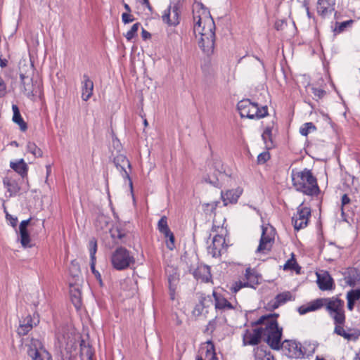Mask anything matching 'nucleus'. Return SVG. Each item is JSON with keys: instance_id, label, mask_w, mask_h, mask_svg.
<instances>
[{"instance_id": "nucleus-1", "label": "nucleus", "mask_w": 360, "mask_h": 360, "mask_svg": "<svg viewBox=\"0 0 360 360\" xmlns=\"http://www.w3.org/2000/svg\"><path fill=\"white\" fill-rule=\"evenodd\" d=\"M193 32L200 35L198 46L207 56L213 54L215 45L214 21L210 11L202 4L197 3L193 7Z\"/></svg>"}, {"instance_id": "nucleus-2", "label": "nucleus", "mask_w": 360, "mask_h": 360, "mask_svg": "<svg viewBox=\"0 0 360 360\" xmlns=\"http://www.w3.org/2000/svg\"><path fill=\"white\" fill-rule=\"evenodd\" d=\"M278 316V314H266L250 323L251 327L264 326L263 336L265 337V342L274 350H279L283 345L281 342L283 328L278 326L276 319Z\"/></svg>"}, {"instance_id": "nucleus-3", "label": "nucleus", "mask_w": 360, "mask_h": 360, "mask_svg": "<svg viewBox=\"0 0 360 360\" xmlns=\"http://www.w3.org/2000/svg\"><path fill=\"white\" fill-rule=\"evenodd\" d=\"M292 186L296 191L309 196H317L320 193V188L316 176L311 171L304 169L302 171H292Z\"/></svg>"}, {"instance_id": "nucleus-4", "label": "nucleus", "mask_w": 360, "mask_h": 360, "mask_svg": "<svg viewBox=\"0 0 360 360\" xmlns=\"http://www.w3.org/2000/svg\"><path fill=\"white\" fill-rule=\"evenodd\" d=\"M320 309L323 307L333 319L334 323H345V314L344 310V301L338 297H332L328 298H319Z\"/></svg>"}, {"instance_id": "nucleus-5", "label": "nucleus", "mask_w": 360, "mask_h": 360, "mask_svg": "<svg viewBox=\"0 0 360 360\" xmlns=\"http://www.w3.org/2000/svg\"><path fill=\"white\" fill-rule=\"evenodd\" d=\"M237 109L242 117L261 119L268 115L266 105L259 107L257 103L251 102L250 99H243L239 101Z\"/></svg>"}, {"instance_id": "nucleus-6", "label": "nucleus", "mask_w": 360, "mask_h": 360, "mask_svg": "<svg viewBox=\"0 0 360 360\" xmlns=\"http://www.w3.org/2000/svg\"><path fill=\"white\" fill-rule=\"evenodd\" d=\"M110 261L112 267L118 271L127 269L135 263V259L131 252L123 247L115 249L112 253Z\"/></svg>"}, {"instance_id": "nucleus-7", "label": "nucleus", "mask_w": 360, "mask_h": 360, "mask_svg": "<svg viewBox=\"0 0 360 360\" xmlns=\"http://www.w3.org/2000/svg\"><path fill=\"white\" fill-rule=\"evenodd\" d=\"M188 271L196 280L207 283L212 278L210 268L207 265L199 264L197 258H189L186 261Z\"/></svg>"}, {"instance_id": "nucleus-8", "label": "nucleus", "mask_w": 360, "mask_h": 360, "mask_svg": "<svg viewBox=\"0 0 360 360\" xmlns=\"http://www.w3.org/2000/svg\"><path fill=\"white\" fill-rule=\"evenodd\" d=\"M182 3L180 0L171 2L163 12L161 18L164 23L170 27H176L180 23Z\"/></svg>"}, {"instance_id": "nucleus-9", "label": "nucleus", "mask_w": 360, "mask_h": 360, "mask_svg": "<svg viewBox=\"0 0 360 360\" xmlns=\"http://www.w3.org/2000/svg\"><path fill=\"white\" fill-rule=\"evenodd\" d=\"M165 276L168 283L169 299L174 301L176 297V290L180 280L177 268L172 265H167L165 267Z\"/></svg>"}, {"instance_id": "nucleus-10", "label": "nucleus", "mask_w": 360, "mask_h": 360, "mask_svg": "<svg viewBox=\"0 0 360 360\" xmlns=\"http://www.w3.org/2000/svg\"><path fill=\"white\" fill-rule=\"evenodd\" d=\"M258 284V278L255 271L250 268H247L243 281H236L230 289L232 292L236 293L243 288H255Z\"/></svg>"}, {"instance_id": "nucleus-11", "label": "nucleus", "mask_w": 360, "mask_h": 360, "mask_svg": "<svg viewBox=\"0 0 360 360\" xmlns=\"http://www.w3.org/2000/svg\"><path fill=\"white\" fill-rule=\"evenodd\" d=\"M274 229L273 227H262V233L260 238L259 244L256 250V253L266 255L269 253L274 243Z\"/></svg>"}, {"instance_id": "nucleus-12", "label": "nucleus", "mask_w": 360, "mask_h": 360, "mask_svg": "<svg viewBox=\"0 0 360 360\" xmlns=\"http://www.w3.org/2000/svg\"><path fill=\"white\" fill-rule=\"evenodd\" d=\"M264 326L252 327L251 329H246L243 334V346L258 345L263 336Z\"/></svg>"}, {"instance_id": "nucleus-13", "label": "nucleus", "mask_w": 360, "mask_h": 360, "mask_svg": "<svg viewBox=\"0 0 360 360\" xmlns=\"http://www.w3.org/2000/svg\"><path fill=\"white\" fill-rule=\"evenodd\" d=\"M311 217V209L308 207L303 206V203L297 207V214L292 217V223L294 229L299 231L305 228L309 222Z\"/></svg>"}, {"instance_id": "nucleus-14", "label": "nucleus", "mask_w": 360, "mask_h": 360, "mask_svg": "<svg viewBox=\"0 0 360 360\" xmlns=\"http://www.w3.org/2000/svg\"><path fill=\"white\" fill-rule=\"evenodd\" d=\"M113 162L116 168L120 170L122 177L129 181V185L131 191L133 189V183L129 176L131 166L129 160L127 157L122 154H119L114 158Z\"/></svg>"}, {"instance_id": "nucleus-15", "label": "nucleus", "mask_w": 360, "mask_h": 360, "mask_svg": "<svg viewBox=\"0 0 360 360\" xmlns=\"http://www.w3.org/2000/svg\"><path fill=\"white\" fill-rule=\"evenodd\" d=\"M335 5L336 0H318L316 3L317 14L322 18H326L335 12L334 18L337 19L338 13L335 11Z\"/></svg>"}, {"instance_id": "nucleus-16", "label": "nucleus", "mask_w": 360, "mask_h": 360, "mask_svg": "<svg viewBox=\"0 0 360 360\" xmlns=\"http://www.w3.org/2000/svg\"><path fill=\"white\" fill-rule=\"evenodd\" d=\"M196 360H217L215 347L211 340L201 344Z\"/></svg>"}, {"instance_id": "nucleus-17", "label": "nucleus", "mask_w": 360, "mask_h": 360, "mask_svg": "<svg viewBox=\"0 0 360 360\" xmlns=\"http://www.w3.org/2000/svg\"><path fill=\"white\" fill-rule=\"evenodd\" d=\"M281 348L285 351V354L290 358H300L304 355L301 344L295 340H284Z\"/></svg>"}, {"instance_id": "nucleus-18", "label": "nucleus", "mask_w": 360, "mask_h": 360, "mask_svg": "<svg viewBox=\"0 0 360 360\" xmlns=\"http://www.w3.org/2000/svg\"><path fill=\"white\" fill-rule=\"evenodd\" d=\"M226 247L225 238L221 234H216L213 237L212 244L208 247V253L213 257H219Z\"/></svg>"}, {"instance_id": "nucleus-19", "label": "nucleus", "mask_w": 360, "mask_h": 360, "mask_svg": "<svg viewBox=\"0 0 360 360\" xmlns=\"http://www.w3.org/2000/svg\"><path fill=\"white\" fill-rule=\"evenodd\" d=\"M243 188L238 187L235 189H230L221 192V199L224 206L229 204H236L243 193Z\"/></svg>"}, {"instance_id": "nucleus-20", "label": "nucleus", "mask_w": 360, "mask_h": 360, "mask_svg": "<svg viewBox=\"0 0 360 360\" xmlns=\"http://www.w3.org/2000/svg\"><path fill=\"white\" fill-rule=\"evenodd\" d=\"M89 253H90V258H91V270L96 279L99 281L100 284H102V279H101V274L96 270L95 266H96V253L97 251V241L94 238H92L90 239L89 242Z\"/></svg>"}, {"instance_id": "nucleus-21", "label": "nucleus", "mask_w": 360, "mask_h": 360, "mask_svg": "<svg viewBox=\"0 0 360 360\" xmlns=\"http://www.w3.org/2000/svg\"><path fill=\"white\" fill-rule=\"evenodd\" d=\"M20 89L25 95L27 97H31L34 96V84L32 78L25 73H20Z\"/></svg>"}, {"instance_id": "nucleus-22", "label": "nucleus", "mask_w": 360, "mask_h": 360, "mask_svg": "<svg viewBox=\"0 0 360 360\" xmlns=\"http://www.w3.org/2000/svg\"><path fill=\"white\" fill-rule=\"evenodd\" d=\"M212 296L214 299V307L216 310L227 311L235 309V307L227 300L221 294L213 291Z\"/></svg>"}, {"instance_id": "nucleus-23", "label": "nucleus", "mask_w": 360, "mask_h": 360, "mask_svg": "<svg viewBox=\"0 0 360 360\" xmlns=\"http://www.w3.org/2000/svg\"><path fill=\"white\" fill-rule=\"evenodd\" d=\"M159 232L162 235V240L169 251H173L176 249V238L174 233L172 231L169 227L160 230Z\"/></svg>"}, {"instance_id": "nucleus-24", "label": "nucleus", "mask_w": 360, "mask_h": 360, "mask_svg": "<svg viewBox=\"0 0 360 360\" xmlns=\"http://www.w3.org/2000/svg\"><path fill=\"white\" fill-rule=\"evenodd\" d=\"M317 276V283L319 288L321 290H329L333 289L334 282L333 279L328 274V272L325 271L323 274L316 273Z\"/></svg>"}, {"instance_id": "nucleus-25", "label": "nucleus", "mask_w": 360, "mask_h": 360, "mask_svg": "<svg viewBox=\"0 0 360 360\" xmlns=\"http://www.w3.org/2000/svg\"><path fill=\"white\" fill-rule=\"evenodd\" d=\"M94 91V82L87 75H83V81L82 82V98L86 101L92 96Z\"/></svg>"}, {"instance_id": "nucleus-26", "label": "nucleus", "mask_w": 360, "mask_h": 360, "mask_svg": "<svg viewBox=\"0 0 360 360\" xmlns=\"http://www.w3.org/2000/svg\"><path fill=\"white\" fill-rule=\"evenodd\" d=\"M344 278L348 285L353 287L360 283V273L356 268H347L344 273Z\"/></svg>"}, {"instance_id": "nucleus-27", "label": "nucleus", "mask_w": 360, "mask_h": 360, "mask_svg": "<svg viewBox=\"0 0 360 360\" xmlns=\"http://www.w3.org/2000/svg\"><path fill=\"white\" fill-rule=\"evenodd\" d=\"M292 296L290 292L286 291L278 294L274 300L269 302L268 306L271 309H276L288 301L292 300Z\"/></svg>"}, {"instance_id": "nucleus-28", "label": "nucleus", "mask_w": 360, "mask_h": 360, "mask_svg": "<svg viewBox=\"0 0 360 360\" xmlns=\"http://www.w3.org/2000/svg\"><path fill=\"white\" fill-rule=\"evenodd\" d=\"M37 323H33V319L30 315H27L22 320L20 321V325L17 333L20 336L26 335Z\"/></svg>"}, {"instance_id": "nucleus-29", "label": "nucleus", "mask_w": 360, "mask_h": 360, "mask_svg": "<svg viewBox=\"0 0 360 360\" xmlns=\"http://www.w3.org/2000/svg\"><path fill=\"white\" fill-rule=\"evenodd\" d=\"M207 301L211 302V297L209 295L206 296L205 294L201 293L198 297V303L195 306L192 311V314L194 316H200L202 315L204 309L208 307V305H206L205 304Z\"/></svg>"}, {"instance_id": "nucleus-30", "label": "nucleus", "mask_w": 360, "mask_h": 360, "mask_svg": "<svg viewBox=\"0 0 360 360\" xmlns=\"http://www.w3.org/2000/svg\"><path fill=\"white\" fill-rule=\"evenodd\" d=\"M46 350L43 343L39 339L32 338L28 344L27 354L31 356L33 354H38L41 351Z\"/></svg>"}, {"instance_id": "nucleus-31", "label": "nucleus", "mask_w": 360, "mask_h": 360, "mask_svg": "<svg viewBox=\"0 0 360 360\" xmlns=\"http://www.w3.org/2000/svg\"><path fill=\"white\" fill-rule=\"evenodd\" d=\"M354 20H349L344 22H335V25L332 26V31L334 35L340 34L347 30L348 28L351 27L354 24Z\"/></svg>"}, {"instance_id": "nucleus-32", "label": "nucleus", "mask_w": 360, "mask_h": 360, "mask_svg": "<svg viewBox=\"0 0 360 360\" xmlns=\"http://www.w3.org/2000/svg\"><path fill=\"white\" fill-rule=\"evenodd\" d=\"M10 167L22 177L27 175L28 167L23 159H20L16 162H11Z\"/></svg>"}, {"instance_id": "nucleus-33", "label": "nucleus", "mask_w": 360, "mask_h": 360, "mask_svg": "<svg viewBox=\"0 0 360 360\" xmlns=\"http://www.w3.org/2000/svg\"><path fill=\"white\" fill-rule=\"evenodd\" d=\"M12 110L13 112V121L19 125L21 131H26L27 126L20 115L18 107L16 105H13Z\"/></svg>"}, {"instance_id": "nucleus-34", "label": "nucleus", "mask_w": 360, "mask_h": 360, "mask_svg": "<svg viewBox=\"0 0 360 360\" xmlns=\"http://www.w3.org/2000/svg\"><path fill=\"white\" fill-rule=\"evenodd\" d=\"M4 186L9 192L10 196L15 195L20 190L18 184L15 180H11L8 178H4L3 180Z\"/></svg>"}, {"instance_id": "nucleus-35", "label": "nucleus", "mask_w": 360, "mask_h": 360, "mask_svg": "<svg viewBox=\"0 0 360 360\" xmlns=\"http://www.w3.org/2000/svg\"><path fill=\"white\" fill-rule=\"evenodd\" d=\"M94 351L89 345H86L84 340L80 344V357L82 360H92Z\"/></svg>"}, {"instance_id": "nucleus-36", "label": "nucleus", "mask_w": 360, "mask_h": 360, "mask_svg": "<svg viewBox=\"0 0 360 360\" xmlns=\"http://www.w3.org/2000/svg\"><path fill=\"white\" fill-rule=\"evenodd\" d=\"M320 309L318 299L311 301L308 305H302L297 309L300 315H304L308 312L314 311Z\"/></svg>"}, {"instance_id": "nucleus-37", "label": "nucleus", "mask_w": 360, "mask_h": 360, "mask_svg": "<svg viewBox=\"0 0 360 360\" xmlns=\"http://www.w3.org/2000/svg\"><path fill=\"white\" fill-rule=\"evenodd\" d=\"M110 236L114 239L115 243L117 244L120 243H125L124 239L126 237V234L122 229L118 228L117 226L110 229Z\"/></svg>"}, {"instance_id": "nucleus-38", "label": "nucleus", "mask_w": 360, "mask_h": 360, "mask_svg": "<svg viewBox=\"0 0 360 360\" xmlns=\"http://www.w3.org/2000/svg\"><path fill=\"white\" fill-rule=\"evenodd\" d=\"M271 135L272 130L271 128L269 127H266L262 134V139L267 148H271L273 146Z\"/></svg>"}, {"instance_id": "nucleus-39", "label": "nucleus", "mask_w": 360, "mask_h": 360, "mask_svg": "<svg viewBox=\"0 0 360 360\" xmlns=\"http://www.w3.org/2000/svg\"><path fill=\"white\" fill-rule=\"evenodd\" d=\"M219 204V201H213L209 203L202 204V210L207 215H215V210Z\"/></svg>"}, {"instance_id": "nucleus-40", "label": "nucleus", "mask_w": 360, "mask_h": 360, "mask_svg": "<svg viewBox=\"0 0 360 360\" xmlns=\"http://www.w3.org/2000/svg\"><path fill=\"white\" fill-rule=\"evenodd\" d=\"M27 152L32 153L35 158H41L43 152L34 142L29 141L27 144Z\"/></svg>"}, {"instance_id": "nucleus-41", "label": "nucleus", "mask_w": 360, "mask_h": 360, "mask_svg": "<svg viewBox=\"0 0 360 360\" xmlns=\"http://www.w3.org/2000/svg\"><path fill=\"white\" fill-rule=\"evenodd\" d=\"M334 323L335 325V329H334L335 333H336L337 335H338L341 337H343L345 339L348 340H349L352 338V335L347 333L344 330L343 325L345 323Z\"/></svg>"}, {"instance_id": "nucleus-42", "label": "nucleus", "mask_w": 360, "mask_h": 360, "mask_svg": "<svg viewBox=\"0 0 360 360\" xmlns=\"http://www.w3.org/2000/svg\"><path fill=\"white\" fill-rule=\"evenodd\" d=\"M283 268L285 270H293L297 273H300V266L298 265L293 256L286 262Z\"/></svg>"}, {"instance_id": "nucleus-43", "label": "nucleus", "mask_w": 360, "mask_h": 360, "mask_svg": "<svg viewBox=\"0 0 360 360\" xmlns=\"http://www.w3.org/2000/svg\"><path fill=\"white\" fill-rule=\"evenodd\" d=\"M316 130V127L312 122H306L300 128V133L307 136L310 132Z\"/></svg>"}, {"instance_id": "nucleus-44", "label": "nucleus", "mask_w": 360, "mask_h": 360, "mask_svg": "<svg viewBox=\"0 0 360 360\" xmlns=\"http://www.w3.org/2000/svg\"><path fill=\"white\" fill-rule=\"evenodd\" d=\"M32 360H52L51 354L46 349L29 356Z\"/></svg>"}, {"instance_id": "nucleus-45", "label": "nucleus", "mask_w": 360, "mask_h": 360, "mask_svg": "<svg viewBox=\"0 0 360 360\" xmlns=\"http://www.w3.org/2000/svg\"><path fill=\"white\" fill-rule=\"evenodd\" d=\"M65 331L66 328H63L62 333H60V332H58L56 333V338L61 346H63L64 345H68V340L70 338L69 333H66Z\"/></svg>"}, {"instance_id": "nucleus-46", "label": "nucleus", "mask_w": 360, "mask_h": 360, "mask_svg": "<svg viewBox=\"0 0 360 360\" xmlns=\"http://www.w3.org/2000/svg\"><path fill=\"white\" fill-rule=\"evenodd\" d=\"M140 26V22H136L134 24L131 29L124 34V37L128 41H131L137 35V31Z\"/></svg>"}, {"instance_id": "nucleus-47", "label": "nucleus", "mask_w": 360, "mask_h": 360, "mask_svg": "<svg viewBox=\"0 0 360 360\" xmlns=\"http://www.w3.org/2000/svg\"><path fill=\"white\" fill-rule=\"evenodd\" d=\"M20 243L22 247L27 248L30 247V238L27 231H20Z\"/></svg>"}, {"instance_id": "nucleus-48", "label": "nucleus", "mask_w": 360, "mask_h": 360, "mask_svg": "<svg viewBox=\"0 0 360 360\" xmlns=\"http://www.w3.org/2000/svg\"><path fill=\"white\" fill-rule=\"evenodd\" d=\"M270 159V154L269 152H263L261 153L257 156V163L258 164H264Z\"/></svg>"}, {"instance_id": "nucleus-49", "label": "nucleus", "mask_w": 360, "mask_h": 360, "mask_svg": "<svg viewBox=\"0 0 360 360\" xmlns=\"http://www.w3.org/2000/svg\"><path fill=\"white\" fill-rule=\"evenodd\" d=\"M134 20L135 18L130 13H123L122 14V20L124 24L132 22Z\"/></svg>"}, {"instance_id": "nucleus-50", "label": "nucleus", "mask_w": 360, "mask_h": 360, "mask_svg": "<svg viewBox=\"0 0 360 360\" xmlns=\"http://www.w3.org/2000/svg\"><path fill=\"white\" fill-rule=\"evenodd\" d=\"M312 94L314 96L318 98H322L326 95V91L319 88H311Z\"/></svg>"}, {"instance_id": "nucleus-51", "label": "nucleus", "mask_w": 360, "mask_h": 360, "mask_svg": "<svg viewBox=\"0 0 360 360\" xmlns=\"http://www.w3.org/2000/svg\"><path fill=\"white\" fill-rule=\"evenodd\" d=\"M350 201H351V200L347 194H344L342 196V207H341L342 213L341 214H342V217L345 216L344 207L346 205L349 204L350 202Z\"/></svg>"}, {"instance_id": "nucleus-52", "label": "nucleus", "mask_w": 360, "mask_h": 360, "mask_svg": "<svg viewBox=\"0 0 360 360\" xmlns=\"http://www.w3.org/2000/svg\"><path fill=\"white\" fill-rule=\"evenodd\" d=\"M168 227H169V226L167 224V218L166 216H162L159 219V231L166 229V228H168Z\"/></svg>"}, {"instance_id": "nucleus-53", "label": "nucleus", "mask_w": 360, "mask_h": 360, "mask_svg": "<svg viewBox=\"0 0 360 360\" xmlns=\"http://www.w3.org/2000/svg\"><path fill=\"white\" fill-rule=\"evenodd\" d=\"M347 294L354 299V300L358 301L360 299V288L352 290L348 292Z\"/></svg>"}, {"instance_id": "nucleus-54", "label": "nucleus", "mask_w": 360, "mask_h": 360, "mask_svg": "<svg viewBox=\"0 0 360 360\" xmlns=\"http://www.w3.org/2000/svg\"><path fill=\"white\" fill-rule=\"evenodd\" d=\"M6 85L3 79L0 77V98L6 95Z\"/></svg>"}, {"instance_id": "nucleus-55", "label": "nucleus", "mask_w": 360, "mask_h": 360, "mask_svg": "<svg viewBox=\"0 0 360 360\" xmlns=\"http://www.w3.org/2000/svg\"><path fill=\"white\" fill-rule=\"evenodd\" d=\"M347 308L349 311H352L354 309V306L355 302H356L353 299L350 295L348 294L347 295Z\"/></svg>"}, {"instance_id": "nucleus-56", "label": "nucleus", "mask_w": 360, "mask_h": 360, "mask_svg": "<svg viewBox=\"0 0 360 360\" xmlns=\"http://www.w3.org/2000/svg\"><path fill=\"white\" fill-rule=\"evenodd\" d=\"M30 221V219L22 221L20 222V226H19L20 231H27V227Z\"/></svg>"}, {"instance_id": "nucleus-57", "label": "nucleus", "mask_w": 360, "mask_h": 360, "mask_svg": "<svg viewBox=\"0 0 360 360\" xmlns=\"http://www.w3.org/2000/svg\"><path fill=\"white\" fill-rule=\"evenodd\" d=\"M7 219L10 221V224L13 227H15L18 222V219L16 217H13L11 215L7 214Z\"/></svg>"}, {"instance_id": "nucleus-58", "label": "nucleus", "mask_w": 360, "mask_h": 360, "mask_svg": "<svg viewBox=\"0 0 360 360\" xmlns=\"http://www.w3.org/2000/svg\"><path fill=\"white\" fill-rule=\"evenodd\" d=\"M141 37L143 40H147L150 38L151 34L147 30L142 29Z\"/></svg>"}, {"instance_id": "nucleus-59", "label": "nucleus", "mask_w": 360, "mask_h": 360, "mask_svg": "<svg viewBox=\"0 0 360 360\" xmlns=\"http://www.w3.org/2000/svg\"><path fill=\"white\" fill-rule=\"evenodd\" d=\"M304 6L306 8V11H307V15L309 18H311L313 17V14L311 13L310 10H309V3L308 1H304Z\"/></svg>"}, {"instance_id": "nucleus-60", "label": "nucleus", "mask_w": 360, "mask_h": 360, "mask_svg": "<svg viewBox=\"0 0 360 360\" xmlns=\"http://www.w3.org/2000/svg\"><path fill=\"white\" fill-rule=\"evenodd\" d=\"M140 2L146 6L149 10H151V6L149 3V0H140Z\"/></svg>"}, {"instance_id": "nucleus-61", "label": "nucleus", "mask_w": 360, "mask_h": 360, "mask_svg": "<svg viewBox=\"0 0 360 360\" xmlns=\"http://www.w3.org/2000/svg\"><path fill=\"white\" fill-rule=\"evenodd\" d=\"M8 65V60L5 58L2 59L0 58V66L1 68H5Z\"/></svg>"}, {"instance_id": "nucleus-62", "label": "nucleus", "mask_w": 360, "mask_h": 360, "mask_svg": "<svg viewBox=\"0 0 360 360\" xmlns=\"http://www.w3.org/2000/svg\"><path fill=\"white\" fill-rule=\"evenodd\" d=\"M262 360H274V357L270 354V352H269L268 354H266Z\"/></svg>"}, {"instance_id": "nucleus-63", "label": "nucleus", "mask_w": 360, "mask_h": 360, "mask_svg": "<svg viewBox=\"0 0 360 360\" xmlns=\"http://www.w3.org/2000/svg\"><path fill=\"white\" fill-rule=\"evenodd\" d=\"M72 302H74V304L77 308H79L80 307L81 302L79 297H75V299L73 300Z\"/></svg>"}, {"instance_id": "nucleus-64", "label": "nucleus", "mask_w": 360, "mask_h": 360, "mask_svg": "<svg viewBox=\"0 0 360 360\" xmlns=\"http://www.w3.org/2000/svg\"><path fill=\"white\" fill-rule=\"evenodd\" d=\"M124 8L127 11L126 13H131V8L127 4H126V3L124 4Z\"/></svg>"}]
</instances>
